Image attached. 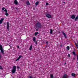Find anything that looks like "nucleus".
<instances>
[{"instance_id":"20","label":"nucleus","mask_w":78,"mask_h":78,"mask_svg":"<svg viewBox=\"0 0 78 78\" xmlns=\"http://www.w3.org/2000/svg\"><path fill=\"white\" fill-rule=\"evenodd\" d=\"M39 34V33L38 32H37L35 33V36H36L37 34Z\"/></svg>"},{"instance_id":"35","label":"nucleus","mask_w":78,"mask_h":78,"mask_svg":"<svg viewBox=\"0 0 78 78\" xmlns=\"http://www.w3.org/2000/svg\"><path fill=\"white\" fill-rule=\"evenodd\" d=\"M48 42L47 41L46 42V43L48 44Z\"/></svg>"},{"instance_id":"23","label":"nucleus","mask_w":78,"mask_h":78,"mask_svg":"<svg viewBox=\"0 0 78 78\" xmlns=\"http://www.w3.org/2000/svg\"><path fill=\"white\" fill-rule=\"evenodd\" d=\"M66 48L68 49V50H69V46H67L66 47Z\"/></svg>"},{"instance_id":"10","label":"nucleus","mask_w":78,"mask_h":78,"mask_svg":"<svg viewBox=\"0 0 78 78\" xmlns=\"http://www.w3.org/2000/svg\"><path fill=\"white\" fill-rule=\"evenodd\" d=\"M21 57H22V56L20 55L19 56V58L17 59L16 60V61H18V60H19V59H20Z\"/></svg>"},{"instance_id":"28","label":"nucleus","mask_w":78,"mask_h":78,"mask_svg":"<svg viewBox=\"0 0 78 78\" xmlns=\"http://www.w3.org/2000/svg\"><path fill=\"white\" fill-rule=\"evenodd\" d=\"M70 56V54H68V57L69 58Z\"/></svg>"},{"instance_id":"32","label":"nucleus","mask_w":78,"mask_h":78,"mask_svg":"<svg viewBox=\"0 0 78 78\" xmlns=\"http://www.w3.org/2000/svg\"><path fill=\"white\" fill-rule=\"evenodd\" d=\"M35 42L36 44H37V41H35Z\"/></svg>"},{"instance_id":"19","label":"nucleus","mask_w":78,"mask_h":78,"mask_svg":"<svg viewBox=\"0 0 78 78\" xmlns=\"http://www.w3.org/2000/svg\"><path fill=\"white\" fill-rule=\"evenodd\" d=\"M31 49H32V45H31L30 47L29 48V50H31Z\"/></svg>"},{"instance_id":"37","label":"nucleus","mask_w":78,"mask_h":78,"mask_svg":"<svg viewBox=\"0 0 78 78\" xmlns=\"http://www.w3.org/2000/svg\"><path fill=\"white\" fill-rule=\"evenodd\" d=\"M36 30H37V31H38V29H37Z\"/></svg>"},{"instance_id":"18","label":"nucleus","mask_w":78,"mask_h":78,"mask_svg":"<svg viewBox=\"0 0 78 78\" xmlns=\"http://www.w3.org/2000/svg\"><path fill=\"white\" fill-rule=\"evenodd\" d=\"M75 73H72V76H75Z\"/></svg>"},{"instance_id":"29","label":"nucleus","mask_w":78,"mask_h":78,"mask_svg":"<svg viewBox=\"0 0 78 78\" xmlns=\"http://www.w3.org/2000/svg\"><path fill=\"white\" fill-rule=\"evenodd\" d=\"M29 78H33V77H32V76H30L29 77Z\"/></svg>"},{"instance_id":"9","label":"nucleus","mask_w":78,"mask_h":78,"mask_svg":"<svg viewBox=\"0 0 78 78\" xmlns=\"http://www.w3.org/2000/svg\"><path fill=\"white\" fill-rule=\"evenodd\" d=\"M4 20V18H2L1 19V20H0V24H1L2 23V22H3V21Z\"/></svg>"},{"instance_id":"22","label":"nucleus","mask_w":78,"mask_h":78,"mask_svg":"<svg viewBox=\"0 0 78 78\" xmlns=\"http://www.w3.org/2000/svg\"><path fill=\"white\" fill-rule=\"evenodd\" d=\"M73 54L75 56L76 55V54H75V51H73Z\"/></svg>"},{"instance_id":"7","label":"nucleus","mask_w":78,"mask_h":78,"mask_svg":"<svg viewBox=\"0 0 78 78\" xmlns=\"http://www.w3.org/2000/svg\"><path fill=\"white\" fill-rule=\"evenodd\" d=\"M7 29L8 30H9V22H7Z\"/></svg>"},{"instance_id":"24","label":"nucleus","mask_w":78,"mask_h":78,"mask_svg":"<svg viewBox=\"0 0 78 78\" xmlns=\"http://www.w3.org/2000/svg\"><path fill=\"white\" fill-rule=\"evenodd\" d=\"M5 9V7H3L2 8V11H3L4 9Z\"/></svg>"},{"instance_id":"14","label":"nucleus","mask_w":78,"mask_h":78,"mask_svg":"<svg viewBox=\"0 0 78 78\" xmlns=\"http://www.w3.org/2000/svg\"><path fill=\"white\" fill-rule=\"evenodd\" d=\"M63 78H67V74H65L63 77Z\"/></svg>"},{"instance_id":"30","label":"nucleus","mask_w":78,"mask_h":78,"mask_svg":"<svg viewBox=\"0 0 78 78\" xmlns=\"http://www.w3.org/2000/svg\"><path fill=\"white\" fill-rule=\"evenodd\" d=\"M17 69H20V67H19V66H17Z\"/></svg>"},{"instance_id":"2","label":"nucleus","mask_w":78,"mask_h":78,"mask_svg":"<svg viewBox=\"0 0 78 78\" xmlns=\"http://www.w3.org/2000/svg\"><path fill=\"white\" fill-rule=\"evenodd\" d=\"M0 50L2 54L3 55V54H4V53L3 52H4V51L3 50V47H2V45H0Z\"/></svg>"},{"instance_id":"21","label":"nucleus","mask_w":78,"mask_h":78,"mask_svg":"<svg viewBox=\"0 0 78 78\" xmlns=\"http://www.w3.org/2000/svg\"><path fill=\"white\" fill-rule=\"evenodd\" d=\"M77 19H78V16H76V18H75V21H76Z\"/></svg>"},{"instance_id":"8","label":"nucleus","mask_w":78,"mask_h":78,"mask_svg":"<svg viewBox=\"0 0 78 78\" xmlns=\"http://www.w3.org/2000/svg\"><path fill=\"white\" fill-rule=\"evenodd\" d=\"M62 33L63 34V35H64V36L65 37V38H67V35H66V34L65 33H64V32H62Z\"/></svg>"},{"instance_id":"15","label":"nucleus","mask_w":78,"mask_h":78,"mask_svg":"<svg viewBox=\"0 0 78 78\" xmlns=\"http://www.w3.org/2000/svg\"><path fill=\"white\" fill-rule=\"evenodd\" d=\"M51 78H53V75L52 74H50Z\"/></svg>"},{"instance_id":"42","label":"nucleus","mask_w":78,"mask_h":78,"mask_svg":"<svg viewBox=\"0 0 78 78\" xmlns=\"http://www.w3.org/2000/svg\"><path fill=\"white\" fill-rule=\"evenodd\" d=\"M16 9H17L16 8Z\"/></svg>"},{"instance_id":"36","label":"nucleus","mask_w":78,"mask_h":78,"mask_svg":"<svg viewBox=\"0 0 78 78\" xmlns=\"http://www.w3.org/2000/svg\"><path fill=\"white\" fill-rule=\"evenodd\" d=\"M77 60H78V56H77Z\"/></svg>"},{"instance_id":"40","label":"nucleus","mask_w":78,"mask_h":78,"mask_svg":"<svg viewBox=\"0 0 78 78\" xmlns=\"http://www.w3.org/2000/svg\"><path fill=\"white\" fill-rule=\"evenodd\" d=\"M77 47V48L78 49V47Z\"/></svg>"},{"instance_id":"41","label":"nucleus","mask_w":78,"mask_h":78,"mask_svg":"<svg viewBox=\"0 0 78 78\" xmlns=\"http://www.w3.org/2000/svg\"><path fill=\"white\" fill-rule=\"evenodd\" d=\"M75 59V58H74V59Z\"/></svg>"},{"instance_id":"33","label":"nucleus","mask_w":78,"mask_h":78,"mask_svg":"<svg viewBox=\"0 0 78 78\" xmlns=\"http://www.w3.org/2000/svg\"><path fill=\"white\" fill-rule=\"evenodd\" d=\"M17 47L18 48H19V46H17Z\"/></svg>"},{"instance_id":"39","label":"nucleus","mask_w":78,"mask_h":78,"mask_svg":"<svg viewBox=\"0 0 78 78\" xmlns=\"http://www.w3.org/2000/svg\"><path fill=\"white\" fill-rule=\"evenodd\" d=\"M63 3H65V2H63Z\"/></svg>"},{"instance_id":"31","label":"nucleus","mask_w":78,"mask_h":78,"mask_svg":"<svg viewBox=\"0 0 78 78\" xmlns=\"http://www.w3.org/2000/svg\"><path fill=\"white\" fill-rule=\"evenodd\" d=\"M1 58H2V55H0V59H1Z\"/></svg>"},{"instance_id":"1","label":"nucleus","mask_w":78,"mask_h":78,"mask_svg":"<svg viewBox=\"0 0 78 78\" xmlns=\"http://www.w3.org/2000/svg\"><path fill=\"white\" fill-rule=\"evenodd\" d=\"M11 72L13 74L14 73L16 72V66H13Z\"/></svg>"},{"instance_id":"3","label":"nucleus","mask_w":78,"mask_h":78,"mask_svg":"<svg viewBox=\"0 0 78 78\" xmlns=\"http://www.w3.org/2000/svg\"><path fill=\"white\" fill-rule=\"evenodd\" d=\"M36 26L38 28H41V23H38L36 24Z\"/></svg>"},{"instance_id":"34","label":"nucleus","mask_w":78,"mask_h":78,"mask_svg":"<svg viewBox=\"0 0 78 78\" xmlns=\"http://www.w3.org/2000/svg\"><path fill=\"white\" fill-rule=\"evenodd\" d=\"M62 45H60L61 47H62Z\"/></svg>"},{"instance_id":"27","label":"nucleus","mask_w":78,"mask_h":78,"mask_svg":"<svg viewBox=\"0 0 78 78\" xmlns=\"http://www.w3.org/2000/svg\"><path fill=\"white\" fill-rule=\"evenodd\" d=\"M2 66H0V69H2Z\"/></svg>"},{"instance_id":"38","label":"nucleus","mask_w":78,"mask_h":78,"mask_svg":"<svg viewBox=\"0 0 78 78\" xmlns=\"http://www.w3.org/2000/svg\"><path fill=\"white\" fill-rule=\"evenodd\" d=\"M66 63H65L64 65H66Z\"/></svg>"},{"instance_id":"16","label":"nucleus","mask_w":78,"mask_h":78,"mask_svg":"<svg viewBox=\"0 0 78 78\" xmlns=\"http://www.w3.org/2000/svg\"><path fill=\"white\" fill-rule=\"evenodd\" d=\"M50 34H52V33H53V30H50Z\"/></svg>"},{"instance_id":"13","label":"nucleus","mask_w":78,"mask_h":78,"mask_svg":"<svg viewBox=\"0 0 78 78\" xmlns=\"http://www.w3.org/2000/svg\"><path fill=\"white\" fill-rule=\"evenodd\" d=\"M39 1L36 2L35 3V5L37 6V5H39Z\"/></svg>"},{"instance_id":"4","label":"nucleus","mask_w":78,"mask_h":78,"mask_svg":"<svg viewBox=\"0 0 78 78\" xmlns=\"http://www.w3.org/2000/svg\"><path fill=\"white\" fill-rule=\"evenodd\" d=\"M4 11H5V15L7 16H8V14L7 13V12H8L7 9H5L4 10Z\"/></svg>"},{"instance_id":"12","label":"nucleus","mask_w":78,"mask_h":78,"mask_svg":"<svg viewBox=\"0 0 78 78\" xmlns=\"http://www.w3.org/2000/svg\"><path fill=\"white\" fill-rule=\"evenodd\" d=\"M26 4L27 5H30V3L28 1H27L26 2Z\"/></svg>"},{"instance_id":"25","label":"nucleus","mask_w":78,"mask_h":78,"mask_svg":"<svg viewBox=\"0 0 78 78\" xmlns=\"http://www.w3.org/2000/svg\"><path fill=\"white\" fill-rule=\"evenodd\" d=\"M75 44L76 47H78V44H77L76 43H75Z\"/></svg>"},{"instance_id":"6","label":"nucleus","mask_w":78,"mask_h":78,"mask_svg":"<svg viewBox=\"0 0 78 78\" xmlns=\"http://www.w3.org/2000/svg\"><path fill=\"white\" fill-rule=\"evenodd\" d=\"M46 16L48 18H51V15L50 14H47L46 15Z\"/></svg>"},{"instance_id":"17","label":"nucleus","mask_w":78,"mask_h":78,"mask_svg":"<svg viewBox=\"0 0 78 78\" xmlns=\"http://www.w3.org/2000/svg\"><path fill=\"white\" fill-rule=\"evenodd\" d=\"M33 41L34 42H35V41H36V38L35 37H34L33 38Z\"/></svg>"},{"instance_id":"26","label":"nucleus","mask_w":78,"mask_h":78,"mask_svg":"<svg viewBox=\"0 0 78 78\" xmlns=\"http://www.w3.org/2000/svg\"><path fill=\"white\" fill-rule=\"evenodd\" d=\"M46 5H48V2H46Z\"/></svg>"},{"instance_id":"5","label":"nucleus","mask_w":78,"mask_h":78,"mask_svg":"<svg viewBox=\"0 0 78 78\" xmlns=\"http://www.w3.org/2000/svg\"><path fill=\"white\" fill-rule=\"evenodd\" d=\"M14 3L15 5H18V2H17V0H15L14 1Z\"/></svg>"},{"instance_id":"11","label":"nucleus","mask_w":78,"mask_h":78,"mask_svg":"<svg viewBox=\"0 0 78 78\" xmlns=\"http://www.w3.org/2000/svg\"><path fill=\"white\" fill-rule=\"evenodd\" d=\"M71 18L72 19H74L75 18V16L74 15H72Z\"/></svg>"}]
</instances>
